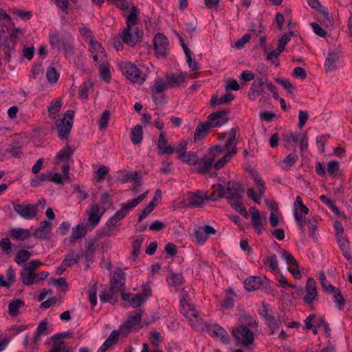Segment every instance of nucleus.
<instances>
[{"instance_id": "1", "label": "nucleus", "mask_w": 352, "mask_h": 352, "mask_svg": "<svg viewBox=\"0 0 352 352\" xmlns=\"http://www.w3.org/2000/svg\"><path fill=\"white\" fill-rule=\"evenodd\" d=\"M236 147L234 146L230 151H228L222 157L214 162V160L224 153V148L221 145H214L211 146L208 153L202 157L204 164L197 166L195 170V172L201 174L206 175L210 173L212 168L215 170L222 168L236 153Z\"/></svg>"}, {"instance_id": "2", "label": "nucleus", "mask_w": 352, "mask_h": 352, "mask_svg": "<svg viewBox=\"0 0 352 352\" xmlns=\"http://www.w3.org/2000/svg\"><path fill=\"white\" fill-rule=\"evenodd\" d=\"M49 41L52 48L58 51H62L66 58L70 59L74 54V38L67 32L60 34L58 31H54L49 34Z\"/></svg>"}, {"instance_id": "3", "label": "nucleus", "mask_w": 352, "mask_h": 352, "mask_svg": "<svg viewBox=\"0 0 352 352\" xmlns=\"http://www.w3.org/2000/svg\"><path fill=\"white\" fill-rule=\"evenodd\" d=\"M261 307L258 313L265 320L266 326L270 329V335H273L276 329L281 325L283 318L278 313L274 311L272 306L265 301L261 302Z\"/></svg>"}, {"instance_id": "4", "label": "nucleus", "mask_w": 352, "mask_h": 352, "mask_svg": "<svg viewBox=\"0 0 352 352\" xmlns=\"http://www.w3.org/2000/svg\"><path fill=\"white\" fill-rule=\"evenodd\" d=\"M122 74L132 83L142 85L146 80V74L137 65L130 61L118 64Z\"/></svg>"}, {"instance_id": "5", "label": "nucleus", "mask_w": 352, "mask_h": 352, "mask_svg": "<svg viewBox=\"0 0 352 352\" xmlns=\"http://www.w3.org/2000/svg\"><path fill=\"white\" fill-rule=\"evenodd\" d=\"M74 111L73 110L67 111L62 119L57 120L55 122L56 128L58 132V138L63 140H67L74 123Z\"/></svg>"}, {"instance_id": "6", "label": "nucleus", "mask_w": 352, "mask_h": 352, "mask_svg": "<svg viewBox=\"0 0 352 352\" xmlns=\"http://www.w3.org/2000/svg\"><path fill=\"white\" fill-rule=\"evenodd\" d=\"M223 189V198L228 201L242 199L244 194V188L241 184L235 181H229L226 186L221 184Z\"/></svg>"}, {"instance_id": "7", "label": "nucleus", "mask_w": 352, "mask_h": 352, "mask_svg": "<svg viewBox=\"0 0 352 352\" xmlns=\"http://www.w3.org/2000/svg\"><path fill=\"white\" fill-rule=\"evenodd\" d=\"M126 276V274L122 269H118L115 271L113 276L111 278L109 292L114 297L118 292L124 291Z\"/></svg>"}, {"instance_id": "8", "label": "nucleus", "mask_w": 352, "mask_h": 352, "mask_svg": "<svg viewBox=\"0 0 352 352\" xmlns=\"http://www.w3.org/2000/svg\"><path fill=\"white\" fill-rule=\"evenodd\" d=\"M12 205L14 212L25 219H32L38 212V204H12Z\"/></svg>"}, {"instance_id": "9", "label": "nucleus", "mask_w": 352, "mask_h": 352, "mask_svg": "<svg viewBox=\"0 0 352 352\" xmlns=\"http://www.w3.org/2000/svg\"><path fill=\"white\" fill-rule=\"evenodd\" d=\"M168 88L167 83L162 78H158L155 83L150 87V89L153 94V100L156 104H164L165 94L164 92Z\"/></svg>"}, {"instance_id": "10", "label": "nucleus", "mask_w": 352, "mask_h": 352, "mask_svg": "<svg viewBox=\"0 0 352 352\" xmlns=\"http://www.w3.org/2000/svg\"><path fill=\"white\" fill-rule=\"evenodd\" d=\"M232 335L238 341H241L245 346H248L254 342V333L248 327L240 325L232 331Z\"/></svg>"}, {"instance_id": "11", "label": "nucleus", "mask_w": 352, "mask_h": 352, "mask_svg": "<svg viewBox=\"0 0 352 352\" xmlns=\"http://www.w3.org/2000/svg\"><path fill=\"white\" fill-rule=\"evenodd\" d=\"M230 113L229 109L214 111L208 116L207 122L212 128H218L224 125L229 120L228 116Z\"/></svg>"}, {"instance_id": "12", "label": "nucleus", "mask_w": 352, "mask_h": 352, "mask_svg": "<svg viewBox=\"0 0 352 352\" xmlns=\"http://www.w3.org/2000/svg\"><path fill=\"white\" fill-rule=\"evenodd\" d=\"M154 50L157 56L165 57L168 50V40L162 33H157L153 38Z\"/></svg>"}, {"instance_id": "13", "label": "nucleus", "mask_w": 352, "mask_h": 352, "mask_svg": "<svg viewBox=\"0 0 352 352\" xmlns=\"http://www.w3.org/2000/svg\"><path fill=\"white\" fill-rule=\"evenodd\" d=\"M206 329L208 334L212 338H219L224 343H229L230 338L227 331L218 324H205Z\"/></svg>"}, {"instance_id": "14", "label": "nucleus", "mask_w": 352, "mask_h": 352, "mask_svg": "<svg viewBox=\"0 0 352 352\" xmlns=\"http://www.w3.org/2000/svg\"><path fill=\"white\" fill-rule=\"evenodd\" d=\"M254 182L258 187L259 194L258 195L253 188H249L247 191V195L252 201L258 203L265 190V182L262 178L258 176L254 177Z\"/></svg>"}, {"instance_id": "15", "label": "nucleus", "mask_w": 352, "mask_h": 352, "mask_svg": "<svg viewBox=\"0 0 352 352\" xmlns=\"http://www.w3.org/2000/svg\"><path fill=\"white\" fill-rule=\"evenodd\" d=\"M306 295L303 300L307 304H311L318 296L316 282L313 278H309L305 285Z\"/></svg>"}, {"instance_id": "16", "label": "nucleus", "mask_w": 352, "mask_h": 352, "mask_svg": "<svg viewBox=\"0 0 352 352\" xmlns=\"http://www.w3.org/2000/svg\"><path fill=\"white\" fill-rule=\"evenodd\" d=\"M168 140L166 138V133L162 131L159 135L157 147L159 153L162 155H173L175 153V146H168Z\"/></svg>"}, {"instance_id": "17", "label": "nucleus", "mask_w": 352, "mask_h": 352, "mask_svg": "<svg viewBox=\"0 0 352 352\" xmlns=\"http://www.w3.org/2000/svg\"><path fill=\"white\" fill-rule=\"evenodd\" d=\"M267 81V78L265 79L261 78H256L251 85L250 91L249 93V97L254 100L258 96H260L263 92V86L265 82Z\"/></svg>"}, {"instance_id": "18", "label": "nucleus", "mask_w": 352, "mask_h": 352, "mask_svg": "<svg viewBox=\"0 0 352 352\" xmlns=\"http://www.w3.org/2000/svg\"><path fill=\"white\" fill-rule=\"evenodd\" d=\"M337 239V243L342 252L343 256L347 260H351V253L350 249V243L346 237V234L336 236Z\"/></svg>"}, {"instance_id": "19", "label": "nucleus", "mask_w": 352, "mask_h": 352, "mask_svg": "<svg viewBox=\"0 0 352 352\" xmlns=\"http://www.w3.org/2000/svg\"><path fill=\"white\" fill-rule=\"evenodd\" d=\"M339 59V52L337 50H329L324 63L326 72L334 71L337 69L336 63Z\"/></svg>"}, {"instance_id": "20", "label": "nucleus", "mask_w": 352, "mask_h": 352, "mask_svg": "<svg viewBox=\"0 0 352 352\" xmlns=\"http://www.w3.org/2000/svg\"><path fill=\"white\" fill-rule=\"evenodd\" d=\"M263 278H266V276L262 278L254 276L247 278L243 283L245 289L249 292L258 289L263 284Z\"/></svg>"}, {"instance_id": "21", "label": "nucleus", "mask_w": 352, "mask_h": 352, "mask_svg": "<svg viewBox=\"0 0 352 352\" xmlns=\"http://www.w3.org/2000/svg\"><path fill=\"white\" fill-rule=\"evenodd\" d=\"M209 122L207 121L200 122L196 127L194 133V141L199 142L204 139L208 134L210 129H212Z\"/></svg>"}, {"instance_id": "22", "label": "nucleus", "mask_w": 352, "mask_h": 352, "mask_svg": "<svg viewBox=\"0 0 352 352\" xmlns=\"http://www.w3.org/2000/svg\"><path fill=\"white\" fill-rule=\"evenodd\" d=\"M206 198L207 195L201 194L200 192L192 194L188 199V202L186 206L188 208H201L204 206Z\"/></svg>"}, {"instance_id": "23", "label": "nucleus", "mask_w": 352, "mask_h": 352, "mask_svg": "<svg viewBox=\"0 0 352 352\" xmlns=\"http://www.w3.org/2000/svg\"><path fill=\"white\" fill-rule=\"evenodd\" d=\"M98 246V243L96 239L88 240L85 244V252L80 254L81 257H84L87 261L92 260Z\"/></svg>"}, {"instance_id": "24", "label": "nucleus", "mask_w": 352, "mask_h": 352, "mask_svg": "<svg viewBox=\"0 0 352 352\" xmlns=\"http://www.w3.org/2000/svg\"><path fill=\"white\" fill-rule=\"evenodd\" d=\"M186 74L180 73L179 74H171L166 76V83L168 88L178 87L181 83L185 82Z\"/></svg>"}, {"instance_id": "25", "label": "nucleus", "mask_w": 352, "mask_h": 352, "mask_svg": "<svg viewBox=\"0 0 352 352\" xmlns=\"http://www.w3.org/2000/svg\"><path fill=\"white\" fill-rule=\"evenodd\" d=\"M100 208L96 204L93 206L91 211L88 213V223L94 229L100 222L102 214H99Z\"/></svg>"}, {"instance_id": "26", "label": "nucleus", "mask_w": 352, "mask_h": 352, "mask_svg": "<svg viewBox=\"0 0 352 352\" xmlns=\"http://www.w3.org/2000/svg\"><path fill=\"white\" fill-rule=\"evenodd\" d=\"M102 63L99 66V71L100 78L107 82H109L111 79V75L109 70V64L106 60V54L101 57Z\"/></svg>"}, {"instance_id": "27", "label": "nucleus", "mask_w": 352, "mask_h": 352, "mask_svg": "<svg viewBox=\"0 0 352 352\" xmlns=\"http://www.w3.org/2000/svg\"><path fill=\"white\" fill-rule=\"evenodd\" d=\"M87 232V227L82 224H78L72 230L69 236L70 243H74L77 239L84 237Z\"/></svg>"}, {"instance_id": "28", "label": "nucleus", "mask_w": 352, "mask_h": 352, "mask_svg": "<svg viewBox=\"0 0 352 352\" xmlns=\"http://www.w3.org/2000/svg\"><path fill=\"white\" fill-rule=\"evenodd\" d=\"M48 329V322L47 320H42L37 326L36 330L34 334V344L38 342L41 336H45L50 334Z\"/></svg>"}, {"instance_id": "29", "label": "nucleus", "mask_w": 352, "mask_h": 352, "mask_svg": "<svg viewBox=\"0 0 352 352\" xmlns=\"http://www.w3.org/2000/svg\"><path fill=\"white\" fill-rule=\"evenodd\" d=\"M179 160L188 165H197V166H199L204 164L202 157H199L196 153L192 151L186 153L183 159Z\"/></svg>"}, {"instance_id": "30", "label": "nucleus", "mask_w": 352, "mask_h": 352, "mask_svg": "<svg viewBox=\"0 0 352 352\" xmlns=\"http://www.w3.org/2000/svg\"><path fill=\"white\" fill-rule=\"evenodd\" d=\"M9 235L12 239L25 241L30 237L31 234L28 230L19 228L11 229Z\"/></svg>"}, {"instance_id": "31", "label": "nucleus", "mask_w": 352, "mask_h": 352, "mask_svg": "<svg viewBox=\"0 0 352 352\" xmlns=\"http://www.w3.org/2000/svg\"><path fill=\"white\" fill-rule=\"evenodd\" d=\"M118 332L116 330H113L97 352H106L111 346L116 344L118 342Z\"/></svg>"}, {"instance_id": "32", "label": "nucleus", "mask_w": 352, "mask_h": 352, "mask_svg": "<svg viewBox=\"0 0 352 352\" xmlns=\"http://www.w3.org/2000/svg\"><path fill=\"white\" fill-rule=\"evenodd\" d=\"M132 28L126 27L122 30V34L120 35L124 43L134 47L137 44L136 37L133 35Z\"/></svg>"}, {"instance_id": "33", "label": "nucleus", "mask_w": 352, "mask_h": 352, "mask_svg": "<svg viewBox=\"0 0 352 352\" xmlns=\"http://www.w3.org/2000/svg\"><path fill=\"white\" fill-rule=\"evenodd\" d=\"M234 96L231 93H226L222 97L219 98L217 96H213L210 100V106L215 107L222 104H227L233 100Z\"/></svg>"}, {"instance_id": "34", "label": "nucleus", "mask_w": 352, "mask_h": 352, "mask_svg": "<svg viewBox=\"0 0 352 352\" xmlns=\"http://www.w3.org/2000/svg\"><path fill=\"white\" fill-rule=\"evenodd\" d=\"M186 317L189 318L190 321L192 322V325L195 327L197 325L203 329L204 320L199 316V312L197 310L190 309L186 312Z\"/></svg>"}, {"instance_id": "35", "label": "nucleus", "mask_w": 352, "mask_h": 352, "mask_svg": "<svg viewBox=\"0 0 352 352\" xmlns=\"http://www.w3.org/2000/svg\"><path fill=\"white\" fill-rule=\"evenodd\" d=\"M252 223L256 234L261 235L264 228L258 210H256V212L252 213Z\"/></svg>"}, {"instance_id": "36", "label": "nucleus", "mask_w": 352, "mask_h": 352, "mask_svg": "<svg viewBox=\"0 0 352 352\" xmlns=\"http://www.w3.org/2000/svg\"><path fill=\"white\" fill-rule=\"evenodd\" d=\"M80 258V254H76L74 250H70L62 262L63 263V265H66L67 267H72V265L77 264Z\"/></svg>"}, {"instance_id": "37", "label": "nucleus", "mask_w": 352, "mask_h": 352, "mask_svg": "<svg viewBox=\"0 0 352 352\" xmlns=\"http://www.w3.org/2000/svg\"><path fill=\"white\" fill-rule=\"evenodd\" d=\"M138 10L137 7L134 6L131 8L130 13L126 16V27L132 28L133 26L138 24Z\"/></svg>"}, {"instance_id": "38", "label": "nucleus", "mask_w": 352, "mask_h": 352, "mask_svg": "<svg viewBox=\"0 0 352 352\" xmlns=\"http://www.w3.org/2000/svg\"><path fill=\"white\" fill-rule=\"evenodd\" d=\"M167 282L170 286L177 287L184 284L185 278L182 274L170 272L167 278Z\"/></svg>"}, {"instance_id": "39", "label": "nucleus", "mask_w": 352, "mask_h": 352, "mask_svg": "<svg viewBox=\"0 0 352 352\" xmlns=\"http://www.w3.org/2000/svg\"><path fill=\"white\" fill-rule=\"evenodd\" d=\"M320 219L318 216L315 215L306 220V223H307L309 228V235L314 239H316V230L318 228L317 223Z\"/></svg>"}, {"instance_id": "40", "label": "nucleus", "mask_w": 352, "mask_h": 352, "mask_svg": "<svg viewBox=\"0 0 352 352\" xmlns=\"http://www.w3.org/2000/svg\"><path fill=\"white\" fill-rule=\"evenodd\" d=\"M143 138L142 126L136 125L132 129L131 133V140L134 144H140Z\"/></svg>"}, {"instance_id": "41", "label": "nucleus", "mask_w": 352, "mask_h": 352, "mask_svg": "<svg viewBox=\"0 0 352 352\" xmlns=\"http://www.w3.org/2000/svg\"><path fill=\"white\" fill-rule=\"evenodd\" d=\"M142 316V311L141 309H137L135 311L131 312L126 321V324L133 328L140 322Z\"/></svg>"}, {"instance_id": "42", "label": "nucleus", "mask_w": 352, "mask_h": 352, "mask_svg": "<svg viewBox=\"0 0 352 352\" xmlns=\"http://www.w3.org/2000/svg\"><path fill=\"white\" fill-rule=\"evenodd\" d=\"M276 245H278V248L280 250V257L286 261L287 264L289 266L293 265V266H296L298 267V263L296 260V258L294 257V256L291 253H289L288 251L281 249L279 245H278V244H276Z\"/></svg>"}, {"instance_id": "43", "label": "nucleus", "mask_w": 352, "mask_h": 352, "mask_svg": "<svg viewBox=\"0 0 352 352\" xmlns=\"http://www.w3.org/2000/svg\"><path fill=\"white\" fill-rule=\"evenodd\" d=\"M19 34L22 35L23 33L21 29L14 28L10 36L6 38V41H9V43L6 44V48L13 49L14 47L19 38Z\"/></svg>"}, {"instance_id": "44", "label": "nucleus", "mask_w": 352, "mask_h": 352, "mask_svg": "<svg viewBox=\"0 0 352 352\" xmlns=\"http://www.w3.org/2000/svg\"><path fill=\"white\" fill-rule=\"evenodd\" d=\"M308 4L312 8L317 10L320 14H322L324 19H329V13L328 9L322 6L318 0H307Z\"/></svg>"}, {"instance_id": "45", "label": "nucleus", "mask_w": 352, "mask_h": 352, "mask_svg": "<svg viewBox=\"0 0 352 352\" xmlns=\"http://www.w3.org/2000/svg\"><path fill=\"white\" fill-rule=\"evenodd\" d=\"M25 303L21 299H15L10 302L8 305V313L10 316H15L19 314V309L24 306Z\"/></svg>"}, {"instance_id": "46", "label": "nucleus", "mask_w": 352, "mask_h": 352, "mask_svg": "<svg viewBox=\"0 0 352 352\" xmlns=\"http://www.w3.org/2000/svg\"><path fill=\"white\" fill-rule=\"evenodd\" d=\"M229 204H230L233 209L237 211L242 216H243L245 218L248 217V212L247 211L245 207L243 206L242 199L229 201Z\"/></svg>"}, {"instance_id": "47", "label": "nucleus", "mask_w": 352, "mask_h": 352, "mask_svg": "<svg viewBox=\"0 0 352 352\" xmlns=\"http://www.w3.org/2000/svg\"><path fill=\"white\" fill-rule=\"evenodd\" d=\"M320 199L325 204L331 211L337 215H340L341 212L339 208L336 206L333 199L328 197L327 195H322L320 196Z\"/></svg>"}, {"instance_id": "48", "label": "nucleus", "mask_w": 352, "mask_h": 352, "mask_svg": "<svg viewBox=\"0 0 352 352\" xmlns=\"http://www.w3.org/2000/svg\"><path fill=\"white\" fill-rule=\"evenodd\" d=\"M265 265H268L270 267L272 272H276L279 271L278 258L276 254H273L263 260Z\"/></svg>"}, {"instance_id": "49", "label": "nucleus", "mask_w": 352, "mask_h": 352, "mask_svg": "<svg viewBox=\"0 0 352 352\" xmlns=\"http://www.w3.org/2000/svg\"><path fill=\"white\" fill-rule=\"evenodd\" d=\"M74 154V151L71 148L69 145H66L63 149H61L57 153L56 158L59 160L64 162L69 159Z\"/></svg>"}, {"instance_id": "50", "label": "nucleus", "mask_w": 352, "mask_h": 352, "mask_svg": "<svg viewBox=\"0 0 352 352\" xmlns=\"http://www.w3.org/2000/svg\"><path fill=\"white\" fill-rule=\"evenodd\" d=\"M94 87V83L91 81L83 82L79 87L78 89V98L80 99H87L88 91L90 89Z\"/></svg>"}, {"instance_id": "51", "label": "nucleus", "mask_w": 352, "mask_h": 352, "mask_svg": "<svg viewBox=\"0 0 352 352\" xmlns=\"http://www.w3.org/2000/svg\"><path fill=\"white\" fill-rule=\"evenodd\" d=\"M49 173H42L31 179L30 186L32 187H38L41 186L43 182H49Z\"/></svg>"}, {"instance_id": "52", "label": "nucleus", "mask_w": 352, "mask_h": 352, "mask_svg": "<svg viewBox=\"0 0 352 352\" xmlns=\"http://www.w3.org/2000/svg\"><path fill=\"white\" fill-rule=\"evenodd\" d=\"M31 256V253L26 250H20L17 252L14 258V261L18 265H21L26 262Z\"/></svg>"}, {"instance_id": "53", "label": "nucleus", "mask_w": 352, "mask_h": 352, "mask_svg": "<svg viewBox=\"0 0 352 352\" xmlns=\"http://www.w3.org/2000/svg\"><path fill=\"white\" fill-rule=\"evenodd\" d=\"M188 141L186 140H181L178 143V146L175 147V152L177 155L178 159H183L187 153Z\"/></svg>"}, {"instance_id": "54", "label": "nucleus", "mask_w": 352, "mask_h": 352, "mask_svg": "<svg viewBox=\"0 0 352 352\" xmlns=\"http://www.w3.org/2000/svg\"><path fill=\"white\" fill-rule=\"evenodd\" d=\"M35 274L32 272H28L25 271H23L21 273V278L22 283L25 285H31L35 283Z\"/></svg>"}, {"instance_id": "55", "label": "nucleus", "mask_w": 352, "mask_h": 352, "mask_svg": "<svg viewBox=\"0 0 352 352\" xmlns=\"http://www.w3.org/2000/svg\"><path fill=\"white\" fill-rule=\"evenodd\" d=\"M46 78L50 83L54 84L59 78V73L56 71L55 67L52 66L49 67L47 69Z\"/></svg>"}, {"instance_id": "56", "label": "nucleus", "mask_w": 352, "mask_h": 352, "mask_svg": "<svg viewBox=\"0 0 352 352\" xmlns=\"http://www.w3.org/2000/svg\"><path fill=\"white\" fill-rule=\"evenodd\" d=\"M276 82L282 85L283 87L290 94H294L296 88L292 82L287 79L276 78Z\"/></svg>"}, {"instance_id": "57", "label": "nucleus", "mask_w": 352, "mask_h": 352, "mask_svg": "<svg viewBox=\"0 0 352 352\" xmlns=\"http://www.w3.org/2000/svg\"><path fill=\"white\" fill-rule=\"evenodd\" d=\"M123 182H134L135 184L139 182V186L142 185V182L140 178H138V173L137 171H133L131 173L123 175L122 178H120Z\"/></svg>"}, {"instance_id": "58", "label": "nucleus", "mask_w": 352, "mask_h": 352, "mask_svg": "<svg viewBox=\"0 0 352 352\" xmlns=\"http://www.w3.org/2000/svg\"><path fill=\"white\" fill-rule=\"evenodd\" d=\"M110 111L109 110H104L99 120H98V126L100 130L102 131L107 128L109 120L110 118Z\"/></svg>"}, {"instance_id": "59", "label": "nucleus", "mask_w": 352, "mask_h": 352, "mask_svg": "<svg viewBox=\"0 0 352 352\" xmlns=\"http://www.w3.org/2000/svg\"><path fill=\"white\" fill-rule=\"evenodd\" d=\"M331 294L333 296L334 302L336 304L337 308L340 311L343 310L346 301L343 296L342 295L340 290L338 289Z\"/></svg>"}, {"instance_id": "60", "label": "nucleus", "mask_w": 352, "mask_h": 352, "mask_svg": "<svg viewBox=\"0 0 352 352\" xmlns=\"http://www.w3.org/2000/svg\"><path fill=\"white\" fill-rule=\"evenodd\" d=\"M89 50L91 54L100 53L102 56L105 54L104 48L100 42L92 40L89 42Z\"/></svg>"}, {"instance_id": "61", "label": "nucleus", "mask_w": 352, "mask_h": 352, "mask_svg": "<svg viewBox=\"0 0 352 352\" xmlns=\"http://www.w3.org/2000/svg\"><path fill=\"white\" fill-rule=\"evenodd\" d=\"M109 168L104 165L100 166L98 169L95 172V178L98 182H102L106 178L109 173Z\"/></svg>"}, {"instance_id": "62", "label": "nucleus", "mask_w": 352, "mask_h": 352, "mask_svg": "<svg viewBox=\"0 0 352 352\" xmlns=\"http://www.w3.org/2000/svg\"><path fill=\"white\" fill-rule=\"evenodd\" d=\"M125 214L123 213L122 210H118L110 219H109L106 223L107 227H111L115 226L119 221L125 217Z\"/></svg>"}, {"instance_id": "63", "label": "nucleus", "mask_w": 352, "mask_h": 352, "mask_svg": "<svg viewBox=\"0 0 352 352\" xmlns=\"http://www.w3.org/2000/svg\"><path fill=\"white\" fill-rule=\"evenodd\" d=\"M157 204H155L153 201H151L149 204L144 208L141 213L139 214L138 222H142L156 207Z\"/></svg>"}, {"instance_id": "64", "label": "nucleus", "mask_w": 352, "mask_h": 352, "mask_svg": "<svg viewBox=\"0 0 352 352\" xmlns=\"http://www.w3.org/2000/svg\"><path fill=\"white\" fill-rule=\"evenodd\" d=\"M70 348H66L64 341H59L54 343L52 348L48 352H71Z\"/></svg>"}]
</instances>
